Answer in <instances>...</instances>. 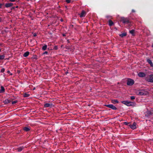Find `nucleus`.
I'll return each mask as SVG.
<instances>
[{"instance_id":"3","label":"nucleus","mask_w":153,"mask_h":153,"mask_svg":"<svg viewBox=\"0 0 153 153\" xmlns=\"http://www.w3.org/2000/svg\"><path fill=\"white\" fill-rule=\"evenodd\" d=\"M147 81L150 82H153V76L152 75L148 76L146 78Z\"/></svg>"},{"instance_id":"25","label":"nucleus","mask_w":153,"mask_h":153,"mask_svg":"<svg viewBox=\"0 0 153 153\" xmlns=\"http://www.w3.org/2000/svg\"><path fill=\"white\" fill-rule=\"evenodd\" d=\"M124 124H125V125H128L129 126L130 124V123H127V122H125L124 123Z\"/></svg>"},{"instance_id":"15","label":"nucleus","mask_w":153,"mask_h":153,"mask_svg":"<svg viewBox=\"0 0 153 153\" xmlns=\"http://www.w3.org/2000/svg\"><path fill=\"white\" fill-rule=\"evenodd\" d=\"M4 87L2 86H1V89L0 91V92L2 93L4 92Z\"/></svg>"},{"instance_id":"6","label":"nucleus","mask_w":153,"mask_h":153,"mask_svg":"<svg viewBox=\"0 0 153 153\" xmlns=\"http://www.w3.org/2000/svg\"><path fill=\"white\" fill-rule=\"evenodd\" d=\"M129 126L131 128L134 129L136 128V123H134L132 125H129Z\"/></svg>"},{"instance_id":"23","label":"nucleus","mask_w":153,"mask_h":153,"mask_svg":"<svg viewBox=\"0 0 153 153\" xmlns=\"http://www.w3.org/2000/svg\"><path fill=\"white\" fill-rule=\"evenodd\" d=\"M4 55L0 56V59H4Z\"/></svg>"},{"instance_id":"20","label":"nucleus","mask_w":153,"mask_h":153,"mask_svg":"<svg viewBox=\"0 0 153 153\" xmlns=\"http://www.w3.org/2000/svg\"><path fill=\"white\" fill-rule=\"evenodd\" d=\"M112 102L114 103H118V101L117 100H114L112 101Z\"/></svg>"},{"instance_id":"18","label":"nucleus","mask_w":153,"mask_h":153,"mask_svg":"<svg viewBox=\"0 0 153 153\" xmlns=\"http://www.w3.org/2000/svg\"><path fill=\"white\" fill-rule=\"evenodd\" d=\"M47 45H45L43 46V47L42 48V49L43 50H45L47 48Z\"/></svg>"},{"instance_id":"24","label":"nucleus","mask_w":153,"mask_h":153,"mask_svg":"<svg viewBox=\"0 0 153 153\" xmlns=\"http://www.w3.org/2000/svg\"><path fill=\"white\" fill-rule=\"evenodd\" d=\"M130 99L131 100H134V99H135V97L134 96H131L130 97Z\"/></svg>"},{"instance_id":"13","label":"nucleus","mask_w":153,"mask_h":153,"mask_svg":"<svg viewBox=\"0 0 153 153\" xmlns=\"http://www.w3.org/2000/svg\"><path fill=\"white\" fill-rule=\"evenodd\" d=\"M108 24L109 26H111L113 25L114 23L111 20H109L108 21Z\"/></svg>"},{"instance_id":"10","label":"nucleus","mask_w":153,"mask_h":153,"mask_svg":"<svg viewBox=\"0 0 153 153\" xmlns=\"http://www.w3.org/2000/svg\"><path fill=\"white\" fill-rule=\"evenodd\" d=\"M30 128L28 127H24L23 129L24 131H27L30 130Z\"/></svg>"},{"instance_id":"2","label":"nucleus","mask_w":153,"mask_h":153,"mask_svg":"<svg viewBox=\"0 0 153 153\" xmlns=\"http://www.w3.org/2000/svg\"><path fill=\"white\" fill-rule=\"evenodd\" d=\"M121 21L123 23L128 24L130 23L129 19L127 18L122 17L121 18Z\"/></svg>"},{"instance_id":"26","label":"nucleus","mask_w":153,"mask_h":153,"mask_svg":"<svg viewBox=\"0 0 153 153\" xmlns=\"http://www.w3.org/2000/svg\"><path fill=\"white\" fill-rule=\"evenodd\" d=\"M17 100H15L12 102V103L13 104H14L16 103L17 102Z\"/></svg>"},{"instance_id":"1","label":"nucleus","mask_w":153,"mask_h":153,"mask_svg":"<svg viewBox=\"0 0 153 153\" xmlns=\"http://www.w3.org/2000/svg\"><path fill=\"white\" fill-rule=\"evenodd\" d=\"M122 103L128 106H133L136 105V103L134 102H132L128 101H123Z\"/></svg>"},{"instance_id":"17","label":"nucleus","mask_w":153,"mask_h":153,"mask_svg":"<svg viewBox=\"0 0 153 153\" xmlns=\"http://www.w3.org/2000/svg\"><path fill=\"white\" fill-rule=\"evenodd\" d=\"M24 148V147L23 146L22 147H19L18 149V152H21V151Z\"/></svg>"},{"instance_id":"30","label":"nucleus","mask_w":153,"mask_h":153,"mask_svg":"<svg viewBox=\"0 0 153 153\" xmlns=\"http://www.w3.org/2000/svg\"><path fill=\"white\" fill-rule=\"evenodd\" d=\"M2 4H0V8H2Z\"/></svg>"},{"instance_id":"27","label":"nucleus","mask_w":153,"mask_h":153,"mask_svg":"<svg viewBox=\"0 0 153 153\" xmlns=\"http://www.w3.org/2000/svg\"><path fill=\"white\" fill-rule=\"evenodd\" d=\"M4 71L5 69L4 68H3L1 70V72H3Z\"/></svg>"},{"instance_id":"12","label":"nucleus","mask_w":153,"mask_h":153,"mask_svg":"<svg viewBox=\"0 0 153 153\" xmlns=\"http://www.w3.org/2000/svg\"><path fill=\"white\" fill-rule=\"evenodd\" d=\"M147 61L149 63L150 65L152 67L153 65L152 61L149 59H147Z\"/></svg>"},{"instance_id":"40","label":"nucleus","mask_w":153,"mask_h":153,"mask_svg":"<svg viewBox=\"0 0 153 153\" xmlns=\"http://www.w3.org/2000/svg\"><path fill=\"white\" fill-rule=\"evenodd\" d=\"M152 46L153 47V45H152Z\"/></svg>"},{"instance_id":"8","label":"nucleus","mask_w":153,"mask_h":153,"mask_svg":"<svg viewBox=\"0 0 153 153\" xmlns=\"http://www.w3.org/2000/svg\"><path fill=\"white\" fill-rule=\"evenodd\" d=\"M86 14V13L85 11L83 10L80 14V16L81 17H82L85 16Z\"/></svg>"},{"instance_id":"29","label":"nucleus","mask_w":153,"mask_h":153,"mask_svg":"<svg viewBox=\"0 0 153 153\" xmlns=\"http://www.w3.org/2000/svg\"><path fill=\"white\" fill-rule=\"evenodd\" d=\"M54 48V49H55V50H57V49H58V48H57V46H55V47H54V48Z\"/></svg>"},{"instance_id":"33","label":"nucleus","mask_w":153,"mask_h":153,"mask_svg":"<svg viewBox=\"0 0 153 153\" xmlns=\"http://www.w3.org/2000/svg\"><path fill=\"white\" fill-rule=\"evenodd\" d=\"M48 53V52L47 51H45L44 53H45V54H47Z\"/></svg>"},{"instance_id":"38","label":"nucleus","mask_w":153,"mask_h":153,"mask_svg":"<svg viewBox=\"0 0 153 153\" xmlns=\"http://www.w3.org/2000/svg\"><path fill=\"white\" fill-rule=\"evenodd\" d=\"M61 20L62 21H63V20H62V19H61Z\"/></svg>"},{"instance_id":"5","label":"nucleus","mask_w":153,"mask_h":153,"mask_svg":"<svg viewBox=\"0 0 153 153\" xmlns=\"http://www.w3.org/2000/svg\"><path fill=\"white\" fill-rule=\"evenodd\" d=\"M105 106L106 107L111 108L113 110H116L117 109V108L116 107L111 104L107 105H106Z\"/></svg>"},{"instance_id":"32","label":"nucleus","mask_w":153,"mask_h":153,"mask_svg":"<svg viewBox=\"0 0 153 153\" xmlns=\"http://www.w3.org/2000/svg\"><path fill=\"white\" fill-rule=\"evenodd\" d=\"M132 12H135V10H132Z\"/></svg>"},{"instance_id":"9","label":"nucleus","mask_w":153,"mask_h":153,"mask_svg":"<svg viewBox=\"0 0 153 153\" xmlns=\"http://www.w3.org/2000/svg\"><path fill=\"white\" fill-rule=\"evenodd\" d=\"M13 4L12 3H6L5 5V6L6 7H9L12 6Z\"/></svg>"},{"instance_id":"31","label":"nucleus","mask_w":153,"mask_h":153,"mask_svg":"<svg viewBox=\"0 0 153 153\" xmlns=\"http://www.w3.org/2000/svg\"><path fill=\"white\" fill-rule=\"evenodd\" d=\"M10 1L12 2H14L16 0H9Z\"/></svg>"},{"instance_id":"4","label":"nucleus","mask_w":153,"mask_h":153,"mask_svg":"<svg viewBox=\"0 0 153 153\" xmlns=\"http://www.w3.org/2000/svg\"><path fill=\"white\" fill-rule=\"evenodd\" d=\"M134 83V81L131 79H129L128 80L127 84L128 85H132Z\"/></svg>"},{"instance_id":"34","label":"nucleus","mask_w":153,"mask_h":153,"mask_svg":"<svg viewBox=\"0 0 153 153\" xmlns=\"http://www.w3.org/2000/svg\"><path fill=\"white\" fill-rule=\"evenodd\" d=\"M7 72L8 73H10V71H7Z\"/></svg>"},{"instance_id":"19","label":"nucleus","mask_w":153,"mask_h":153,"mask_svg":"<svg viewBox=\"0 0 153 153\" xmlns=\"http://www.w3.org/2000/svg\"><path fill=\"white\" fill-rule=\"evenodd\" d=\"M126 34L125 33H123L122 34L120 35V36L121 37H123L124 36H126Z\"/></svg>"},{"instance_id":"37","label":"nucleus","mask_w":153,"mask_h":153,"mask_svg":"<svg viewBox=\"0 0 153 153\" xmlns=\"http://www.w3.org/2000/svg\"><path fill=\"white\" fill-rule=\"evenodd\" d=\"M10 75H12V73H10Z\"/></svg>"},{"instance_id":"35","label":"nucleus","mask_w":153,"mask_h":153,"mask_svg":"<svg viewBox=\"0 0 153 153\" xmlns=\"http://www.w3.org/2000/svg\"><path fill=\"white\" fill-rule=\"evenodd\" d=\"M139 94H140V95H142V94H141V92H140L139 93Z\"/></svg>"},{"instance_id":"36","label":"nucleus","mask_w":153,"mask_h":153,"mask_svg":"<svg viewBox=\"0 0 153 153\" xmlns=\"http://www.w3.org/2000/svg\"><path fill=\"white\" fill-rule=\"evenodd\" d=\"M36 36V34H34V36Z\"/></svg>"},{"instance_id":"39","label":"nucleus","mask_w":153,"mask_h":153,"mask_svg":"<svg viewBox=\"0 0 153 153\" xmlns=\"http://www.w3.org/2000/svg\"><path fill=\"white\" fill-rule=\"evenodd\" d=\"M63 36H65V34H63Z\"/></svg>"},{"instance_id":"28","label":"nucleus","mask_w":153,"mask_h":153,"mask_svg":"<svg viewBox=\"0 0 153 153\" xmlns=\"http://www.w3.org/2000/svg\"><path fill=\"white\" fill-rule=\"evenodd\" d=\"M70 1H71V0H66V2L67 3H69L70 2Z\"/></svg>"},{"instance_id":"21","label":"nucleus","mask_w":153,"mask_h":153,"mask_svg":"<svg viewBox=\"0 0 153 153\" xmlns=\"http://www.w3.org/2000/svg\"><path fill=\"white\" fill-rule=\"evenodd\" d=\"M29 94H26V93H25V94L24 95V96L25 97H29Z\"/></svg>"},{"instance_id":"22","label":"nucleus","mask_w":153,"mask_h":153,"mask_svg":"<svg viewBox=\"0 0 153 153\" xmlns=\"http://www.w3.org/2000/svg\"><path fill=\"white\" fill-rule=\"evenodd\" d=\"M134 30H130L129 31V32L131 33L132 34H133L134 33Z\"/></svg>"},{"instance_id":"14","label":"nucleus","mask_w":153,"mask_h":153,"mask_svg":"<svg viewBox=\"0 0 153 153\" xmlns=\"http://www.w3.org/2000/svg\"><path fill=\"white\" fill-rule=\"evenodd\" d=\"M29 54V52L28 51H27L24 54L23 56H24L26 57Z\"/></svg>"},{"instance_id":"41","label":"nucleus","mask_w":153,"mask_h":153,"mask_svg":"<svg viewBox=\"0 0 153 153\" xmlns=\"http://www.w3.org/2000/svg\"><path fill=\"white\" fill-rule=\"evenodd\" d=\"M1 49H0V52H1Z\"/></svg>"},{"instance_id":"7","label":"nucleus","mask_w":153,"mask_h":153,"mask_svg":"<svg viewBox=\"0 0 153 153\" xmlns=\"http://www.w3.org/2000/svg\"><path fill=\"white\" fill-rule=\"evenodd\" d=\"M138 75L140 77H143L145 76V74L144 73L140 72L138 74Z\"/></svg>"},{"instance_id":"16","label":"nucleus","mask_w":153,"mask_h":153,"mask_svg":"<svg viewBox=\"0 0 153 153\" xmlns=\"http://www.w3.org/2000/svg\"><path fill=\"white\" fill-rule=\"evenodd\" d=\"M10 102V101L8 99H6L4 101V103L6 104L9 103V102Z\"/></svg>"},{"instance_id":"11","label":"nucleus","mask_w":153,"mask_h":153,"mask_svg":"<svg viewBox=\"0 0 153 153\" xmlns=\"http://www.w3.org/2000/svg\"><path fill=\"white\" fill-rule=\"evenodd\" d=\"M52 105L50 103H46L45 104L44 106L45 107H51Z\"/></svg>"}]
</instances>
